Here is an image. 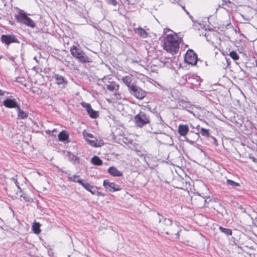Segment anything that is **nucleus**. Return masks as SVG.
Instances as JSON below:
<instances>
[{
    "instance_id": "obj_31",
    "label": "nucleus",
    "mask_w": 257,
    "mask_h": 257,
    "mask_svg": "<svg viewBox=\"0 0 257 257\" xmlns=\"http://www.w3.org/2000/svg\"><path fill=\"white\" fill-rule=\"evenodd\" d=\"M200 134L203 136H205V137H207L209 136V130H207V129H205L204 128H201Z\"/></svg>"
},
{
    "instance_id": "obj_17",
    "label": "nucleus",
    "mask_w": 257,
    "mask_h": 257,
    "mask_svg": "<svg viewBox=\"0 0 257 257\" xmlns=\"http://www.w3.org/2000/svg\"><path fill=\"white\" fill-rule=\"evenodd\" d=\"M135 32L137 33L140 37H141L143 38H146L148 37V33L143 28H138L135 29Z\"/></svg>"
},
{
    "instance_id": "obj_34",
    "label": "nucleus",
    "mask_w": 257,
    "mask_h": 257,
    "mask_svg": "<svg viewBox=\"0 0 257 257\" xmlns=\"http://www.w3.org/2000/svg\"><path fill=\"white\" fill-rule=\"evenodd\" d=\"M12 180L14 181V183L15 184L16 186L18 187V188L19 189H20V188L19 187V184L17 180L16 179H15V178H13Z\"/></svg>"
},
{
    "instance_id": "obj_26",
    "label": "nucleus",
    "mask_w": 257,
    "mask_h": 257,
    "mask_svg": "<svg viewBox=\"0 0 257 257\" xmlns=\"http://www.w3.org/2000/svg\"><path fill=\"white\" fill-rule=\"evenodd\" d=\"M40 224L38 222H34L33 224L32 228L34 233L38 234L40 232Z\"/></svg>"
},
{
    "instance_id": "obj_44",
    "label": "nucleus",
    "mask_w": 257,
    "mask_h": 257,
    "mask_svg": "<svg viewBox=\"0 0 257 257\" xmlns=\"http://www.w3.org/2000/svg\"><path fill=\"white\" fill-rule=\"evenodd\" d=\"M1 58H2V57L0 56V59H1Z\"/></svg>"
},
{
    "instance_id": "obj_24",
    "label": "nucleus",
    "mask_w": 257,
    "mask_h": 257,
    "mask_svg": "<svg viewBox=\"0 0 257 257\" xmlns=\"http://www.w3.org/2000/svg\"><path fill=\"white\" fill-rule=\"evenodd\" d=\"M58 139L61 141H65L68 139V136L65 132L62 131L58 135Z\"/></svg>"
},
{
    "instance_id": "obj_14",
    "label": "nucleus",
    "mask_w": 257,
    "mask_h": 257,
    "mask_svg": "<svg viewBox=\"0 0 257 257\" xmlns=\"http://www.w3.org/2000/svg\"><path fill=\"white\" fill-rule=\"evenodd\" d=\"M4 105L8 108L18 107L17 102L15 99H6L4 101Z\"/></svg>"
},
{
    "instance_id": "obj_13",
    "label": "nucleus",
    "mask_w": 257,
    "mask_h": 257,
    "mask_svg": "<svg viewBox=\"0 0 257 257\" xmlns=\"http://www.w3.org/2000/svg\"><path fill=\"white\" fill-rule=\"evenodd\" d=\"M108 172L113 177H120L122 173L115 167H110L108 169Z\"/></svg>"
},
{
    "instance_id": "obj_36",
    "label": "nucleus",
    "mask_w": 257,
    "mask_h": 257,
    "mask_svg": "<svg viewBox=\"0 0 257 257\" xmlns=\"http://www.w3.org/2000/svg\"><path fill=\"white\" fill-rule=\"evenodd\" d=\"M97 190V187L96 186H95V188L94 189H91V193L92 195H95Z\"/></svg>"
},
{
    "instance_id": "obj_27",
    "label": "nucleus",
    "mask_w": 257,
    "mask_h": 257,
    "mask_svg": "<svg viewBox=\"0 0 257 257\" xmlns=\"http://www.w3.org/2000/svg\"><path fill=\"white\" fill-rule=\"evenodd\" d=\"M219 229L223 233L227 235H231L232 234V231L230 229L225 228L224 227H222L221 226H220L219 227Z\"/></svg>"
},
{
    "instance_id": "obj_11",
    "label": "nucleus",
    "mask_w": 257,
    "mask_h": 257,
    "mask_svg": "<svg viewBox=\"0 0 257 257\" xmlns=\"http://www.w3.org/2000/svg\"><path fill=\"white\" fill-rule=\"evenodd\" d=\"M82 106L85 108L88 113L89 114V116L93 118H96L98 117V112L95 110H94L92 107L91 105L89 103H82Z\"/></svg>"
},
{
    "instance_id": "obj_35",
    "label": "nucleus",
    "mask_w": 257,
    "mask_h": 257,
    "mask_svg": "<svg viewBox=\"0 0 257 257\" xmlns=\"http://www.w3.org/2000/svg\"><path fill=\"white\" fill-rule=\"evenodd\" d=\"M95 195H97V196H103V197L105 196V194H104L103 193H102L101 192L98 191L97 190L96 191Z\"/></svg>"
},
{
    "instance_id": "obj_10",
    "label": "nucleus",
    "mask_w": 257,
    "mask_h": 257,
    "mask_svg": "<svg viewBox=\"0 0 257 257\" xmlns=\"http://www.w3.org/2000/svg\"><path fill=\"white\" fill-rule=\"evenodd\" d=\"M2 41L6 45H9L12 43H18L19 41L14 35H3L1 37Z\"/></svg>"
},
{
    "instance_id": "obj_43",
    "label": "nucleus",
    "mask_w": 257,
    "mask_h": 257,
    "mask_svg": "<svg viewBox=\"0 0 257 257\" xmlns=\"http://www.w3.org/2000/svg\"><path fill=\"white\" fill-rule=\"evenodd\" d=\"M34 59H35L36 61H37L36 57H35L34 58Z\"/></svg>"
},
{
    "instance_id": "obj_18",
    "label": "nucleus",
    "mask_w": 257,
    "mask_h": 257,
    "mask_svg": "<svg viewBox=\"0 0 257 257\" xmlns=\"http://www.w3.org/2000/svg\"><path fill=\"white\" fill-rule=\"evenodd\" d=\"M68 180L70 181L78 183L80 185H82L84 182L83 180L79 178V176L74 175L73 176H68Z\"/></svg>"
},
{
    "instance_id": "obj_28",
    "label": "nucleus",
    "mask_w": 257,
    "mask_h": 257,
    "mask_svg": "<svg viewBox=\"0 0 257 257\" xmlns=\"http://www.w3.org/2000/svg\"><path fill=\"white\" fill-rule=\"evenodd\" d=\"M229 55L234 60H238L239 59V57L237 53L234 51H231L229 53Z\"/></svg>"
},
{
    "instance_id": "obj_6",
    "label": "nucleus",
    "mask_w": 257,
    "mask_h": 257,
    "mask_svg": "<svg viewBox=\"0 0 257 257\" xmlns=\"http://www.w3.org/2000/svg\"><path fill=\"white\" fill-rule=\"evenodd\" d=\"M130 93L139 99H143L146 95V92L136 85L132 86L128 90Z\"/></svg>"
},
{
    "instance_id": "obj_39",
    "label": "nucleus",
    "mask_w": 257,
    "mask_h": 257,
    "mask_svg": "<svg viewBox=\"0 0 257 257\" xmlns=\"http://www.w3.org/2000/svg\"><path fill=\"white\" fill-rule=\"evenodd\" d=\"M179 232H180V230H178L177 231L176 233L175 234L177 238H179Z\"/></svg>"
},
{
    "instance_id": "obj_15",
    "label": "nucleus",
    "mask_w": 257,
    "mask_h": 257,
    "mask_svg": "<svg viewBox=\"0 0 257 257\" xmlns=\"http://www.w3.org/2000/svg\"><path fill=\"white\" fill-rule=\"evenodd\" d=\"M189 132V127L187 125L180 124L178 127V133L181 136H185Z\"/></svg>"
},
{
    "instance_id": "obj_42",
    "label": "nucleus",
    "mask_w": 257,
    "mask_h": 257,
    "mask_svg": "<svg viewBox=\"0 0 257 257\" xmlns=\"http://www.w3.org/2000/svg\"><path fill=\"white\" fill-rule=\"evenodd\" d=\"M255 66L257 67V60H255Z\"/></svg>"
},
{
    "instance_id": "obj_38",
    "label": "nucleus",
    "mask_w": 257,
    "mask_h": 257,
    "mask_svg": "<svg viewBox=\"0 0 257 257\" xmlns=\"http://www.w3.org/2000/svg\"><path fill=\"white\" fill-rule=\"evenodd\" d=\"M250 158L252 159V161L257 163V159L254 158V157H250Z\"/></svg>"
},
{
    "instance_id": "obj_32",
    "label": "nucleus",
    "mask_w": 257,
    "mask_h": 257,
    "mask_svg": "<svg viewBox=\"0 0 257 257\" xmlns=\"http://www.w3.org/2000/svg\"><path fill=\"white\" fill-rule=\"evenodd\" d=\"M83 136L87 141V138L89 139H91L92 138H94V136L92 134L87 133H83Z\"/></svg>"
},
{
    "instance_id": "obj_3",
    "label": "nucleus",
    "mask_w": 257,
    "mask_h": 257,
    "mask_svg": "<svg viewBox=\"0 0 257 257\" xmlns=\"http://www.w3.org/2000/svg\"><path fill=\"white\" fill-rule=\"evenodd\" d=\"M70 52L72 55L81 63H84L91 62L90 59L85 54L84 52L82 50L78 49L75 46L71 47Z\"/></svg>"
},
{
    "instance_id": "obj_33",
    "label": "nucleus",
    "mask_w": 257,
    "mask_h": 257,
    "mask_svg": "<svg viewBox=\"0 0 257 257\" xmlns=\"http://www.w3.org/2000/svg\"><path fill=\"white\" fill-rule=\"evenodd\" d=\"M107 3L108 4L112 5L114 6H115L117 4V2L116 0H106Z\"/></svg>"
},
{
    "instance_id": "obj_37",
    "label": "nucleus",
    "mask_w": 257,
    "mask_h": 257,
    "mask_svg": "<svg viewBox=\"0 0 257 257\" xmlns=\"http://www.w3.org/2000/svg\"><path fill=\"white\" fill-rule=\"evenodd\" d=\"M213 138V143L215 145V146H217L218 144L217 143V140L216 139V138H215L214 137H212Z\"/></svg>"
},
{
    "instance_id": "obj_40",
    "label": "nucleus",
    "mask_w": 257,
    "mask_h": 257,
    "mask_svg": "<svg viewBox=\"0 0 257 257\" xmlns=\"http://www.w3.org/2000/svg\"><path fill=\"white\" fill-rule=\"evenodd\" d=\"M5 94V92L0 89V96H3Z\"/></svg>"
},
{
    "instance_id": "obj_20",
    "label": "nucleus",
    "mask_w": 257,
    "mask_h": 257,
    "mask_svg": "<svg viewBox=\"0 0 257 257\" xmlns=\"http://www.w3.org/2000/svg\"><path fill=\"white\" fill-rule=\"evenodd\" d=\"M226 184L229 189L235 188L236 187L240 186V184L239 183L230 179L226 180Z\"/></svg>"
},
{
    "instance_id": "obj_25",
    "label": "nucleus",
    "mask_w": 257,
    "mask_h": 257,
    "mask_svg": "<svg viewBox=\"0 0 257 257\" xmlns=\"http://www.w3.org/2000/svg\"><path fill=\"white\" fill-rule=\"evenodd\" d=\"M81 186H83V187L85 188L87 191L90 192V193L91 189L95 188V186L91 185L90 184L85 181L83 182Z\"/></svg>"
},
{
    "instance_id": "obj_41",
    "label": "nucleus",
    "mask_w": 257,
    "mask_h": 257,
    "mask_svg": "<svg viewBox=\"0 0 257 257\" xmlns=\"http://www.w3.org/2000/svg\"><path fill=\"white\" fill-rule=\"evenodd\" d=\"M167 228L166 227H163V229L165 231Z\"/></svg>"
},
{
    "instance_id": "obj_16",
    "label": "nucleus",
    "mask_w": 257,
    "mask_h": 257,
    "mask_svg": "<svg viewBox=\"0 0 257 257\" xmlns=\"http://www.w3.org/2000/svg\"><path fill=\"white\" fill-rule=\"evenodd\" d=\"M190 104L188 101H185L183 100H180L178 101L177 104V108L179 109H186L189 108Z\"/></svg>"
},
{
    "instance_id": "obj_29",
    "label": "nucleus",
    "mask_w": 257,
    "mask_h": 257,
    "mask_svg": "<svg viewBox=\"0 0 257 257\" xmlns=\"http://www.w3.org/2000/svg\"><path fill=\"white\" fill-rule=\"evenodd\" d=\"M67 154L69 161L72 162H75L77 160V158L76 156H75L73 154L70 152H68Z\"/></svg>"
},
{
    "instance_id": "obj_22",
    "label": "nucleus",
    "mask_w": 257,
    "mask_h": 257,
    "mask_svg": "<svg viewBox=\"0 0 257 257\" xmlns=\"http://www.w3.org/2000/svg\"><path fill=\"white\" fill-rule=\"evenodd\" d=\"M91 163L93 165L100 166L102 165V161L98 157L95 156L91 159Z\"/></svg>"
},
{
    "instance_id": "obj_7",
    "label": "nucleus",
    "mask_w": 257,
    "mask_h": 257,
    "mask_svg": "<svg viewBox=\"0 0 257 257\" xmlns=\"http://www.w3.org/2000/svg\"><path fill=\"white\" fill-rule=\"evenodd\" d=\"M184 61L186 63L192 66L196 65L198 61L196 54L192 50H188L185 55Z\"/></svg>"
},
{
    "instance_id": "obj_21",
    "label": "nucleus",
    "mask_w": 257,
    "mask_h": 257,
    "mask_svg": "<svg viewBox=\"0 0 257 257\" xmlns=\"http://www.w3.org/2000/svg\"><path fill=\"white\" fill-rule=\"evenodd\" d=\"M87 142L90 146L92 147H97L100 146V145L97 143V141L94 137V138H92L91 139L87 138Z\"/></svg>"
},
{
    "instance_id": "obj_4",
    "label": "nucleus",
    "mask_w": 257,
    "mask_h": 257,
    "mask_svg": "<svg viewBox=\"0 0 257 257\" xmlns=\"http://www.w3.org/2000/svg\"><path fill=\"white\" fill-rule=\"evenodd\" d=\"M15 18L18 22L28 27L34 28L36 26L34 21L30 18L27 17L23 11H20L18 14L15 16Z\"/></svg>"
},
{
    "instance_id": "obj_30",
    "label": "nucleus",
    "mask_w": 257,
    "mask_h": 257,
    "mask_svg": "<svg viewBox=\"0 0 257 257\" xmlns=\"http://www.w3.org/2000/svg\"><path fill=\"white\" fill-rule=\"evenodd\" d=\"M20 193L21 194L20 195V198H19V199L21 200H25V201H29V198L28 197V196L25 193H24L23 192H22L21 190L20 191Z\"/></svg>"
},
{
    "instance_id": "obj_5",
    "label": "nucleus",
    "mask_w": 257,
    "mask_h": 257,
    "mask_svg": "<svg viewBox=\"0 0 257 257\" xmlns=\"http://www.w3.org/2000/svg\"><path fill=\"white\" fill-rule=\"evenodd\" d=\"M134 121L138 126L141 127L149 123L150 119L148 115L144 112L140 111V113L134 117Z\"/></svg>"
},
{
    "instance_id": "obj_19",
    "label": "nucleus",
    "mask_w": 257,
    "mask_h": 257,
    "mask_svg": "<svg viewBox=\"0 0 257 257\" xmlns=\"http://www.w3.org/2000/svg\"><path fill=\"white\" fill-rule=\"evenodd\" d=\"M55 79L56 80V83L58 85L61 84H65L67 83V81L64 78V77L61 75L59 74H55L54 76Z\"/></svg>"
},
{
    "instance_id": "obj_9",
    "label": "nucleus",
    "mask_w": 257,
    "mask_h": 257,
    "mask_svg": "<svg viewBox=\"0 0 257 257\" xmlns=\"http://www.w3.org/2000/svg\"><path fill=\"white\" fill-rule=\"evenodd\" d=\"M103 186L106 191L111 192H114L121 190V187L119 185L114 182H111L108 180H105L103 181Z\"/></svg>"
},
{
    "instance_id": "obj_23",
    "label": "nucleus",
    "mask_w": 257,
    "mask_h": 257,
    "mask_svg": "<svg viewBox=\"0 0 257 257\" xmlns=\"http://www.w3.org/2000/svg\"><path fill=\"white\" fill-rule=\"evenodd\" d=\"M18 117L20 118L25 119L28 117V112L21 110L19 106H18Z\"/></svg>"
},
{
    "instance_id": "obj_12",
    "label": "nucleus",
    "mask_w": 257,
    "mask_h": 257,
    "mask_svg": "<svg viewBox=\"0 0 257 257\" xmlns=\"http://www.w3.org/2000/svg\"><path fill=\"white\" fill-rule=\"evenodd\" d=\"M122 81L124 83V84L127 87L128 90L132 87V86L135 85L133 84L132 83L133 81V76L132 75H127L126 76H124L121 78Z\"/></svg>"
},
{
    "instance_id": "obj_1",
    "label": "nucleus",
    "mask_w": 257,
    "mask_h": 257,
    "mask_svg": "<svg viewBox=\"0 0 257 257\" xmlns=\"http://www.w3.org/2000/svg\"><path fill=\"white\" fill-rule=\"evenodd\" d=\"M181 38L174 33L167 35L164 40L163 48L172 54H174L179 50Z\"/></svg>"
},
{
    "instance_id": "obj_2",
    "label": "nucleus",
    "mask_w": 257,
    "mask_h": 257,
    "mask_svg": "<svg viewBox=\"0 0 257 257\" xmlns=\"http://www.w3.org/2000/svg\"><path fill=\"white\" fill-rule=\"evenodd\" d=\"M157 214L158 216L159 222L160 223L162 222L166 227H170L169 228L165 231V233L166 234H173L174 232L176 231V229L179 227V224L177 222L173 223L170 219L164 218L159 213H158Z\"/></svg>"
},
{
    "instance_id": "obj_8",
    "label": "nucleus",
    "mask_w": 257,
    "mask_h": 257,
    "mask_svg": "<svg viewBox=\"0 0 257 257\" xmlns=\"http://www.w3.org/2000/svg\"><path fill=\"white\" fill-rule=\"evenodd\" d=\"M110 78L109 76H105L102 78V81L107 89L110 92L118 91L119 85L115 82L110 81Z\"/></svg>"
}]
</instances>
